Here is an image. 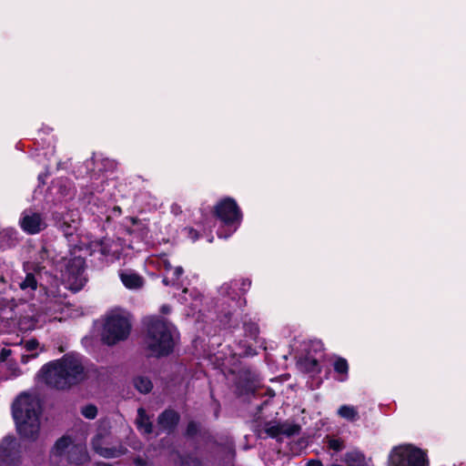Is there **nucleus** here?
<instances>
[{
  "label": "nucleus",
  "mask_w": 466,
  "mask_h": 466,
  "mask_svg": "<svg viewBox=\"0 0 466 466\" xmlns=\"http://www.w3.org/2000/svg\"><path fill=\"white\" fill-rule=\"evenodd\" d=\"M40 375L46 384L56 389H66L85 377L81 359L75 354H67L61 360L45 365Z\"/></svg>",
  "instance_id": "f257e3e1"
},
{
  "label": "nucleus",
  "mask_w": 466,
  "mask_h": 466,
  "mask_svg": "<svg viewBox=\"0 0 466 466\" xmlns=\"http://www.w3.org/2000/svg\"><path fill=\"white\" fill-rule=\"evenodd\" d=\"M145 348L150 356L162 357L173 351L177 338L176 328L165 319L149 317L146 319Z\"/></svg>",
  "instance_id": "f03ea898"
},
{
  "label": "nucleus",
  "mask_w": 466,
  "mask_h": 466,
  "mask_svg": "<svg viewBox=\"0 0 466 466\" xmlns=\"http://www.w3.org/2000/svg\"><path fill=\"white\" fill-rule=\"evenodd\" d=\"M41 406L39 400L28 394H21L13 403L12 413L16 428L24 439L34 441L40 430Z\"/></svg>",
  "instance_id": "7ed1b4c3"
},
{
  "label": "nucleus",
  "mask_w": 466,
  "mask_h": 466,
  "mask_svg": "<svg viewBox=\"0 0 466 466\" xmlns=\"http://www.w3.org/2000/svg\"><path fill=\"white\" fill-rule=\"evenodd\" d=\"M131 329L127 314L121 310L110 312L105 319L102 340L107 345H114L126 339Z\"/></svg>",
  "instance_id": "20e7f679"
},
{
  "label": "nucleus",
  "mask_w": 466,
  "mask_h": 466,
  "mask_svg": "<svg viewBox=\"0 0 466 466\" xmlns=\"http://www.w3.org/2000/svg\"><path fill=\"white\" fill-rule=\"evenodd\" d=\"M389 466H428L427 455L420 448L411 444L394 447L388 460Z\"/></svg>",
  "instance_id": "39448f33"
},
{
  "label": "nucleus",
  "mask_w": 466,
  "mask_h": 466,
  "mask_svg": "<svg viewBox=\"0 0 466 466\" xmlns=\"http://www.w3.org/2000/svg\"><path fill=\"white\" fill-rule=\"evenodd\" d=\"M85 261L80 257L64 258L60 265V278L66 288L77 291L86 283Z\"/></svg>",
  "instance_id": "423d86ee"
},
{
  "label": "nucleus",
  "mask_w": 466,
  "mask_h": 466,
  "mask_svg": "<svg viewBox=\"0 0 466 466\" xmlns=\"http://www.w3.org/2000/svg\"><path fill=\"white\" fill-rule=\"evenodd\" d=\"M216 213L224 225L228 228V233L227 234H224L220 230L218 232L219 238H226L235 232L239 227L242 219V214L236 201L232 198H225L221 200L216 207Z\"/></svg>",
  "instance_id": "0eeeda50"
},
{
  "label": "nucleus",
  "mask_w": 466,
  "mask_h": 466,
  "mask_svg": "<svg viewBox=\"0 0 466 466\" xmlns=\"http://www.w3.org/2000/svg\"><path fill=\"white\" fill-rule=\"evenodd\" d=\"M18 224L29 235L38 234L47 227L46 217L33 208H26L21 213Z\"/></svg>",
  "instance_id": "6e6552de"
},
{
  "label": "nucleus",
  "mask_w": 466,
  "mask_h": 466,
  "mask_svg": "<svg viewBox=\"0 0 466 466\" xmlns=\"http://www.w3.org/2000/svg\"><path fill=\"white\" fill-rule=\"evenodd\" d=\"M17 444L15 439L6 436L0 444V463L13 464L17 459Z\"/></svg>",
  "instance_id": "1a4fd4ad"
},
{
  "label": "nucleus",
  "mask_w": 466,
  "mask_h": 466,
  "mask_svg": "<svg viewBox=\"0 0 466 466\" xmlns=\"http://www.w3.org/2000/svg\"><path fill=\"white\" fill-rule=\"evenodd\" d=\"M299 426L296 424H277L267 423L264 427L265 433L271 437L276 438L279 435L293 436L299 432Z\"/></svg>",
  "instance_id": "9d476101"
},
{
  "label": "nucleus",
  "mask_w": 466,
  "mask_h": 466,
  "mask_svg": "<svg viewBox=\"0 0 466 466\" xmlns=\"http://www.w3.org/2000/svg\"><path fill=\"white\" fill-rule=\"evenodd\" d=\"M245 331L247 333L248 340L243 345V347L238 352H236V354L239 356H249L255 354V351L252 349L251 341L256 340L258 337V326L255 323L247 324L245 325Z\"/></svg>",
  "instance_id": "9b49d317"
},
{
  "label": "nucleus",
  "mask_w": 466,
  "mask_h": 466,
  "mask_svg": "<svg viewBox=\"0 0 466 466\" xmlns=\"http://www.w3.org/2000/svg\"><path fill=\"white\" fill-rule=\"evenodd\" d=\"M124 286L129 289H138L143 287V279L132 270H123L119 273Z\"/></svg>",
  "instance_id": "f8f14e48"
},
{
  "label": "nucleus",
  "mask_w": 466,
  "mask_h": 466,
  "mask_svg": "<svg viewBox=\"0 0 466 466\" xmlns=\"http://www.w3.org/2000/svg\"><path fill=\"white\" fill-rule=\"evenodd\" d=\"M93 448L100 455L105 458H115L122 453L121 450L116 448H108L103 445V437L96 435L93 440Z\"/></svg>",
  "instance_id": "ddd939ff"
},
{
  "label": "nucleus",
  "mask_w": 466,
  "mask_h": 466,
  "mask_svg": "<svg viewBox=\"0 0 466 466\" xmlns=\"http://www.w3.org/2000/svg\"><path fill=\"white\" fill-rule=\"evenodd\" d=\"M178 421V415L173 410H166L159 417L157 426L162 431H169Z\"/></svg>",
  "instance_id": "4468645a"
},
{
  "label": "nucleus",
  "mask_w": 466,
  "mask_h": 466,
  "mask_svg": "<svg viewBox=\"0 0 466 466\" xmlns=\"http://www.w3.org/2000/svg\"><path fill=\"white\" fill-rule=\"evenodd\" d=\"M18 240V233L14 228H5L0 232V244L2 248L14 246Z\"/></svg>",
  "instance_id": "2eb2a0df"
},
{
  "label": "nucleus",
  "mask_w": 466,
  "mask_h": 466,
  "mask_svg": "<svg viewBox=\"0 0 466 466\" xmlns=\"http://www.w3.org/2000/svg\"><path fill=\"white\" fill-rule=\"evenodd\" d=\"M338 415L349 421H356L360 415L356 407L352 405H342L338 410Z\"/></svg>",
  "instance_id": "dca6fc26"
},
{
  "label": "nucleus",
  "mask_w": 466,
  "mask_h": 466,
  "mask_svg": "<svg viewBox=\"0 0 466 466\" xmlns=\"http://www.w3.org/2000/svg\"><path fill=\"white\" fill-rule=\"evenodd\" d=\"M138 416L137 419V424L138 430L145 433L149 434L152 432V424L149 420V418L147 416L145 410L143 409H138Z\"/></svg>",
  "instance_id": "f3484780"
},
{
  "label": "nucleus",
  "mask_w": 466,
  "mask_h": 466,
  "mask_svg": "<svg viewBox=\"0 0 466 466\" xmlns=\"http://www.w3.org/2000/svg\"><path fill=\"white\" fill-rule=\"evenodd\" d=\"M120 251L118 245L110 239H103L100 243V252L105 256H119Z\"/></svg>",
  "instance_id": "a211bd4d"
},
{
  "label": "nucleus",
  "mask_w": 466,
  "mask_h": 466,
  "mask_svg": "<svg viewBox=\"0 0 466 466\" xmlns=\"http://www.w3.org/2000/svg\"><path fill=\"white\" fill-rule=\"evenodd\" d=\"M334 370L339 374L338 380L345 381L348 377L349 365L345 359L338 358L334 361Z\"/></svg>",
  "instance_id": "6ab92c4d"
},
{
  "label": "nucleus",
  "mask_w": 466,
  "mask_h": 466,
  "mask_svg": "<svg viewBox=\"0 0 466 466\" xmlns=\"http://www.w3.org/2000/svg\"><path fill=\"white\" fill-rule=\"evenodd\" d=\"M345 461L350 466H363L365 464V456L359 451L347 452Z\"/></svg>",
  "instance_id": "aec40b11"
},
{
  "label": "nucleus",
  "mask_w": 466,
  "mask_h": 466,
  "mask_svg": "<svg viewBox=\"0 0 466 466\" xmlns=\"http://www.w3.org/2000/svg\"><path fill=\"white\" fill-rule=\"evenodd\" d=\"M188 291L189 290L187 289H183V295L181 296L180 299L184 303H189L190 307L193 309H198L199 303L201 301L200 294L195 290H191L189 296L192 298V299L190 301V299L187 296Z\"/></svg>",
  "instance_id": "412c9836"
},
{
  "label": "nucleus",
  "mask_w": 466,
  "mask_h": 466,
  "mask_svg": "<svg viewBox=\"0 0 466 466\" xmlns=\"http://www.w3.org/2000/svg\"><path fill=\"white\" fill-rule=\"evenodd\" d=\"M136 389L141 393H147L151 390L153 385L147 377L138 376L134 380Z\"/></svg>",
  "instance_id": "4be33fe9"
},
{
  "label": "nucleus",
  "mask_w": 466,
  "mask_h": 466,
  "mask_svg": "<svg viewBox=\"0 0 466 466\" xmlns=\"http://www.w3.org/2000/svg\"><path fill=\"white\" fill-rule=\"evenodd\" d=\"M71 440L68 437H62L59 439L53 449V453L57 456L63 455L70 447Z\"/></svg>",
  "instance_id": "5701e85b"
},
{
  "label": "nucleus",
  "mask_w": 466,
  "mask_h": 466,
  "mask_svg": "<svg viewBox=\"0 0 466 466\" xmlns=\"http://www.w3.org/2000/svg\"><path fill=\"white\" fill-rule=\"evenodd\" d=\"M19 286L23 290H35L37 287L35 276L32 273H27L25 279L20 282Z\"/></svg>",
  "instance_id": "b1692460"
},
{
  "label": "nucleus",
  "mask_w": 466,
  "mask_h": 466,
  "mask_svg": "<svg viewBox=\"0 0 466 466\" xmlns=\"http://www.w3.org/2000/svg\"><path fill=\"white\" fill-rule=\"evenodd\" d=\"M219 293L222 295V296H228L230 297L231 300L234 302L236 297H237V292L236 290L233 289V283H225L223 284L220 289H219Z\"/></svg>",
  "instance_id": "393cba45"
},
{
  "label": "nucleus",
  "mask_w": 466,
  "mask_h": 466,
  "mask_svg": "<svg viewBox=\"0 0 466 466\" xmlns=\"http://www.w3.org/2000/svg\"><path fill=\"white\" fill-rule=\"evenodd\" d=\"M60 228L64 231L66 236H71L75 232V230L77 228V222L76 220L73 219L71 224H68L66 218L63 219V221L60 223Z\"/></svg>",
  "instance_id": "a878e982"
},
{
  "label": "nucleus",
  "mask_w": 466,
  "mask_h": 466,
  "mask_svg": "<svg viewBox=\"0 0 466 466\" xmlns=\"http://www.w3.org/2000/svg\"><path fill=\"white\" fill-rule=\"evenodd\" d=\"M329 448L339 451L345 448L344 441L340 439H330L329 440Z\"/></svg>",
  "instance_id": "bb28decb"
},
{
  "label": "nucleus",
  "mask_w": 466,
  "mask_h": 466,
  "mask_svg": "<svg viewBox=\"0 0 466 466\" xmlns=\"http://www.w3.org/2000/svg\"><path fill=\"white\" fill-rule=\"evenodd\" d=\"M81 412L86 419H94L96 416L97 410L94 405H87L82 409Z\"/></svg>",
  "instance_id": "cd10ccee"
},
{
  "label": "nucleus",
  "mask_w": 466,
  "mask_h": 466,
  "mask_svg": "<svg viewBox=\"0 0 466 466\" xmlns=\"http://www.w3.org/2000/svg\"><path fill=\"white\" fill-rule=\"evenodd\" d=\"M38 257L35 258V263L38 265L44 262L48 258V250L46 247H41L37 251Z\"/></svg>",
  "instance_id": "c85d7f7f"
},
{
  "label": "nucleus",
  "mask_w": 466,
  "mask_h": 466,
  "mask_svg": "<svg viewBox=\"0 0 466 466\" xmlns=\"http://www.w3.org/2000/svg\"><path fill=\"white\" fill-rule=\"evenodd\" d=\"M305 364L309 365L308 370L310 372H319L320 370L319 363L316 360L308 359L305 360Z\"/></svg>",
  "instance_id": "c756f323"
},
{
  "label": "nucleus",
  "mask_w": 466,
  "mask_h": 466,
  "mask_svg": "<svg viewBox=\"0 0 466 466\" xmlns=\"http://www.w3.org/2000/svg\"><path fill=\"white\" fill-rule=\"evenodd\" d=\"M172 273V283H176L183 274V268L181 267L173 268L170 271Z\"/></svg>",
  "instance_id": "7c9ffc66"
},
{
  "label": "nucleus",
  "mask_w": 466,
  "mask_h": 466,
  "mask_svg": "<svg viewBox=\"0 0 466 466\" xmlns=\"http://www.w3.org/2000/svg\"><path fill=\"white\" fill-rule=\"evenodd\" d=\"M38 346V342L35 339H30L25 341V348L27 351H33L35 350Z\"/></svg>",
  "instance_id": "2f4dec72"
},
{
  "label": "nucleus",
  "mask_w": 466,
  "mask_h": 466,
  "mask_svg": "<svg viewBox=\"0 0 466 466\" xmlns=\"http://www.w3.org/2000/svg\"><path fill=\"white\" fill-rule=\"evenodd\" d=\"M187 237L192 240L196 241L198 238V232L192 228H187L184 229Z\"/></svg>",
  "instance_id": "473e14b6"
},
{
  "label": "nucleus",
  "mask_w": 466,
  "mask_h": 466,
  "mask_svg": "<svg viewBox=\"0 0 466 466\" xmlns=\"http://www.w3.org/2000/svg\"><path fill=\"white\" fill-rule=\"evenodd\" d=\"M11 353L10 350L3 349L0 352V364H5L7 359Z\"/></svg>",
  "instance_id": "72a5a7b5"
},
{
  "label": "nucleus",
  "mask_w": 466,
  "mask_h": 466,
  "mask_svg": "<svg viewBox=\"0 0 466 466\" xmlns=\"http://www.w3.org/2000/svg\"><path fill=\"white\" fill-rule=\"evenodd\" d=\"M159 267H163L168 272H170L171 269L173 268L171 263L166 258H161L159 262Z\"/></svg>",
  "instance_id": "f704fd0d"
},
{
  "label": "nucleus",
  "mask_w": 466,
  "mask_h": 466,
  "mask_svg": "<svg viewBox=\"0 0 466 466\" xmlns=\"http://www.w3.org/2000/svg\"><path fill=\"white\" fill-rule=\"evenodd\" d=\"M75 450L80 453V456H81V459H80V461H85L86 460V451H85V448L83 447H75Z\"/></svg>",
  "instance_id": "c9c22d12"
},
{
  "label": "nucleus",
  "mask_w": 466,
  "mask_h": 466,
  "mask_svg": "<svg viewBox=\"0 0 466 466\" xmlns=\"http://www.w3.org/2000/svg\"><path fill=\"white\" fill-rule=\"evenodd\" d=\"M197 431V424L194 422H190L187 427V433L193 434Z\"/></svg>",
  "instance_id": "e433bc0d"
},
{
  "label": "nucleus",
  "mask_w": 466,
  "mask_h": 466,
  "mask_svg": "<svg viewBox=\"0 0 466 466\" xmlns=\"http://www.w3.org/2000/svg\"><path fill=\"white\" fill-rule=\"evenodd\" d=\"M307 466H322V464L319 461H310L308 462Z\"/></svg>",
  "instance_id": "4c0bfd02"
},
{
  "label": "nucleus",
  "mask_w": 466,
  "mask_h": 466,
  "mask_svg": "<svg viewBox=\"0 0 466 466\" xmlns=\"http://www.w3.org/2000/svg\"><path fill=\"white\" fill-rule=\"evenodd\" d=\"M163 283H164L165 285H167H167H170V284H172V285L174 284V283H172V278H169V277H165V278L163 279Z\"/></svg>",
  "instance_id": "58836bf2"
},
{
  "label": "nucleus",
  "mask_w": 466,
  "mask_h": 466,
  "mask_svg": "<svg viewBox=\"0 0 466 466\" xmlns=\"http://www.w3.org/2000/svg\"><path fill=\"white\" fill-rule=\"evenodd\" d=\"M146 234H147V232L145 231V229H144V228H142V229H141V232H140V234H139V238H142Z\"/></svg>",
  "instance_id": "ea45409f"
},
{
  "label": "nucleus",
  "mask_w": 466,
  "mask_h": 466,
  "mask_svg": "<svg viewBox=\"0 0 466 466\" xmlns=\"http://www.w3.org/2000/svg\"><path fill=\"white\" fill-rule=\"evenodd\" d=\"M169 309L167 306L162 307L163 312H168Z\"/></svg>",
  "instance_id": "a19ab883"
},
{
  "label": "nucleus",
  "mask_w": 466,
  "mask_h": 466,
  "mask_svg": "<svg viewBox=\"0 0 466 466\" xmlns=\"http://www.w3.org/2000/svg\"><path fill=\"white\" fill-rule=\"evenodd\" d=\"M22 360H23L24 362H25V361L27 360V359H25V356H23V357H22Z\"/></svg>",
  "instance_id": "79ce46f5"
},
{
  "label": "nucleus",
  "mask_w": 466,
  "mask_h": 466,
  "mask_svg": "<svg viewBox=\"0 0 466 466\" xmlns=\"http://www.w3.org/2000/svg\"><path fill=\"white\" fill-rule=\"evenodd\" d=\"M31 357L35 358V357H36V354H32Z\"/></svg>",
  "instance_id": "37998d69"
}]
</instances>
